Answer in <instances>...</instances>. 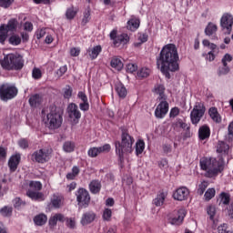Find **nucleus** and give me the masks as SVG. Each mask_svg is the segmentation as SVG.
I'll use <instances>...</instances> for the list:
<instances>
[{
  "mask_svg": "<svg viewBox=\"0 0 233 233\" xmlns=\"http://www.w3.org/2000/svg\"><path fill=\"white\" fill-rule=\"evenodd\" d=\"M157 65L167 79H170V73L168 72H177L179 70V54L176 45L167 44L163 46L157 58Z\"/></svg>",
  "mask_w": 233,
  "mask_h": 233,
  "instance_id": "f257e3e1",
  "label": "nucleus"
},
{
  "mask_svg": "<svg viewBox=\"0 0 233 233\" xmlns=\"http://www.w3.org/2000/svg\"><path fill=\"white\" fill-rule=\"evenodd\" d=\"M136 140L127 131L122 132L121 141H115V150L120 163H123L125 157L134 152L133 146Z\"/></svg>",
  "mask_w": 233,
  "mask_h": 233,
  "instance_id": "f03ea898",
  "label": "nucleus"
},
{
  "mask_svg": "<svg viewBox=\"0 0 233 233\" xmlns=\"http://www.w3.org/2000/svg\"><path fill=\"white\" fill-rule=\"evenodd\" d=\"M200 168L205 170L207 177H216L225 169V162L215 157H205L200 160Z\"/></svg>",
  "mask_w": 233,
  "mask_h": 233,
  "instance_id": "7ed1b4c3",
  "label": "nucleus"
},
{
  "mask_svg": "<svg viewBox=\"0 0 233 233\" xmlns=\"http://www.w3.org/2000/svg\"><path fill=\"white\" fill-rule=\"evenodd\" d=\"M43 123L49 130H57L63 125V116L56 111V107H51L49 112L42 111Z\"/></svg>",
  "mask_w": 233,
  "mask_h": 233,
  "instance_id": "20e7f679",
  "label": "nucleus"
},
{
  "mask_svg": "<svg viewBox=\"0 0 233 233\" xmlns=\"http://www.w3.org/2000/svg\"><path fill=\"white\" fill-rule=\"evenodd\" d=\"M0 65L4 70H21L25 66L23 56L17 53L5 55L0 60Z\"/></svg>",
  "mask_w": 233,
  "mask_h": 233,
  "instance_id": "39448f33",
  "label": "nucleus"
},
{
  "mask_svg": "<svg viewBox=\"0 0 233 233\" xmlns=\"http://www.w3.org/2000/svg\"><path fill=\"white\" fill-rule=\"evenodd\" d=\"M109 37L113 41L115 48H125L126 45L130 42V36L125 33L117 35V29H113L109 34Z\"/></svg>",
  "mask_w": 233,
  "mask_h": 233,
  "instance_id": "423d86ee",
  "label": "nucleus"
},
{
  "mask_svg": "<svg viewBox=\"0 0 233 233\" xmlns=\"http://www.w3.org/2000/svg\"><path fill=\"white\" fill-rule=\"evenodd\" d=\"M29 187L30 189L26 192L28 198L35 201H45V194L39 192V190L43 188L41 182L31 181L29 183Z\"/></svg>",
  "mask_w": 233,
  "mask_h": 233,
  "instance_id": "0eeeda50",
  "label": "nucleus"
},
{
  "mask_svg": "<svg viewBox=\"0 0 233 233\" xmlns=\"http://www.w3.org/2000/svg\"><path fill=\"white\" fill-rule=\"evenodd\" d=\"M205 112H207L205 104H203V102H196L193 109L190 112L192 125H198L199 121H201L203 118V116H205Z\"/></svg>",
  "mask_w": 233,
  "mask_h": 233,
  "instance_id": "6e6552de",
  "label": "nucleus"
},
{
  "mask_svg": "<svg viewBox=\"0 0 233 233\" xmlns=\"http://www.w3.org/2000/svg\"><path fill=\"white\" fill-rule=\"evenodd\" d=\"M17 96V87L12 84H3L0 86V98L2 101H8L14 99Z\"/></svg>",
  "mask_w": 233,
  "mask_h": 233,
  "instance_id": "1a4fd4ad",
  "label": "nucleus"
},
{
  "mask_svg": "<svg viewBox=\"0 0 233 233\" xmlns=\"http://www.w3.org/2000/svg\"><path fill=\"white\" fill-rule=\"evenodd\" d=\"M66 112L71 125L76 127V125L79 123V119H81V111H79V107L77 105L71 103L67 106Z\"/></svg>",
  "mask_w": 233,
  "mask_h": 233,
  "instance_id": "9d476101",
  "label": "nucleus"
},
{
  "mask_svg": "<svg viewBox=\"0 0 233 233\" xmlns=\"http://www.w3.org/2000/svg\"><path fill=\"white\" fill-rule=\"evenodd\" d=\"M220 26L228 35H230L233 26V15L229 13H224L220 18Z\"/></svg>",
  "mask_w": 233,
  "mask_h": 233,
  "instance_id": "9b49d317",
  "label": "nucleus"
},
{
  "mask_svg": "<svg viewBox=\"0 0 233 233\" xmlns=\"http://www.w3.org/2000/svg\"><path fill=\"white\" fill-rule=\"evenodd\" d=\"M186 216L187 208H180L178 209H175L169 218V223H171V225H182Z\"/></svg>",
  "mask_w": 233,
  "mask_h": 233,
  "instance_id": "f8f14e48",
  "label": "nucleus"
},
{
  "mask_svg": "<svg viewBox=\"0 0 233 233\" xmlns=\"http://www.w3.org/2000/svg\"><path fill=\"white\" fill-rule=\"evenodd\" d=\"M36 163H47L52 157V148H42L33 154Z\"/></svg>",
  "mask_w": 233,
  "mask_h": 233,
  "instance_id": "ddd939ff",
  "label": "nucleus"
},
{
  "mask_svg": "<svg viewBox=\"0 0 233 233\" xmlns=\"http://www.w3.org/2000/svg\"><path fill=\"white\" fill-rule=\"evenodd\" d=\"M159 104L155 109V116L157 119H163L168 114L169 105L167 99L158 100Z\"/></svg>",
  "mask_w": 233,
  "mask_h": 233,
  "instance_id": "4468645a",
  "label": "nucleus"
},
{
  "mask_svg": "<svg viewBox=\"0 0 233 233\" xmlns=\"http://www.w3.org/2000/svg\"><path fill=\"white\" fill-rule=\"evenodd\" d=\"M76 201L79 207H86L90 203V194L85 188H79L76 193Z\"/></svg>",
  "mask_w": 233,
  "mask_h": 233,
  "instance_id": "2eb2a0df",
  "label": "nucleus"
},
{
  "mask_svg": "<svg viewBox=\"0 0 233 233\" xmlns=\"http://www.w3.org/2000/svg\"><path fill=\"white\" fill-rule=\"evenodd\" d=\"M190 197V189L187 187H180L173 192V199L176 201H187Z\"/></svg>",
  "mask_w": 233,
  "mask_h": 233,
  "instance_id": "dca6fc26",
  "label": "nucleus"
},
{
  "mask_svg": "<svg viewBox=\"0 0 233 233\" xmlns=\"http://www.w3.org/2000/svg\"><path fill=\"white\" fill-rule=\"evenodd\" d=\"M112 150V147L110 144H105L104 146L96 147H90L87 151V156L89 157H97L99 154H105Z\"/></svg>",
  "mask_w": 233,
  "mask_h": 233,
  "instance_id": "f3484780",
  "label": "nucleus"
},
{
  "mask_svg": "<svg viewBox=\"0 0 233 233\" xmlns=\"http://www.w3.org/2000/svg\"><path fill=\"white\" fill-rule=\"evenodd\" d=\"M216 32H218V25L209 22L205 28L206 35L211 37L212 41H218V35H216Z\"/></svg>",
  "mask_w": 233,
  "mask_h": 233,
  "instance_id": "a211bd4d",
  "label": "nucleus"
},
{
  "mask_svg": "<svg viewBox=\"0 0 233 233\" xmlns=\"http://www.w3.org/2000/svg\"><path fill=\"white\" fill-rule=\"evenodd\" d=\"M168 193L163 190L158 191L157 197L154 198L153 203L156 207H163L165 200L167 199Z\"/></svg>",
  "mask_w": 233,
  "mask_h": 233,
  "instance_id": "6ab92c4d",
  "label": "nucleus"
},
{
  "mask_svg": "<svg viewBox=\"0 0 233 233\" xmlns=\"http://www.w3.org/2000/svg\"><path fill=\"white\" fill-rule=\"evenodd\" d=\"M208 116L213 123H217V125H219L222 121L221 115L219 114V111H218L217 107H210L208 109Z\"/></svg>",
  "mask_w": 233,
  "mask_h": 233,
  "instance_id": "aec40b11",
  "label": "nucleus"
},
{
  "mask_svg": "<svg viewBox=\"0 0 233 233\" xmlns=\"http://www.w3.org/2000/svg\"><path fill=\"white\" fill-rule=\"evenodd\" d=\"M43 104V95L35 94L29 97V105L33 108H37Z\"/></svg>",
  "mask_w": 233,
  "mask_h": 233,
  "instance_id": "412c9836",
  "label": "nucleus"
},
{
  "mask_svg": "<svg viewBox=\"0 0 233 233\" xmlns=\"http://www.w3.org/2000/svg\"><path fill=\"white\" fill-rule=\"evenodd\" d=\"M21 161V155H15L9 158L8 167L11 172H15Z\"/></svg>",
  "mask_w": 233,
  "mask_h": 233,
  "instance_id": "4be33fe9",
  "label": "nucleus"
},
{
  "mask_svg": "<svg viewBox=\"0 0 233 233\" xmlns=\"http://www.w3.org/2000/svg\"><path fill=\"white\" fill-rule=\"evenodd\" d=\"M57 221L60 223H65V215L61 213H56L52 215L49 218V227L54 228L56 227Z\"/></svg>",
  "mask_w": 233,
  "mask_h": 233,
  "instance_id": "5701e85b",
  "label": "nucleus"
},
{
  "mask_svg": "<svg viewBox=\"0 0 233 233\" xmlns=\"http://www.w3.org/2000/svg\"><path fill=\"white\" fill-rule=\"evenodd\" d=\"M96 219V213L92 211H88L83 214L81 218V224L82 225H90Z\"/></svg>",
  "mask_w": 233,
  "mask_h": 233,
  "instance_id": "b1692460",
  "label": "nucleus"
},
{
  "mask_svg": "<svg viewBox=\"0 0 233 233\" xmlns=\"http://www.w3.org/2000/svg\"><path fill=\"white\" fill-rule=\"evenodd\" d=\"M103 51V47L101 46H96L92 48L87 49V54L92 61L94 59H97V56L101 54Z\"/></svg>",
  "mask_w": 233,
  "mask_h": 233,
  "instance_id": "393cba45",
  "label": "nucleus"
},
{
  "mask_svg": "<svg viewBox=\"0 0 233 233\" xmlns=\"http://www.w3.org/2000/svg\"><path fill=\"white\" fill-rule=\"evenodd\" d=\"M198 137L202 141L208 139L210 137V127L207 125L200 127L198 129Z\"/></svg>",
  "mask_w": 233,
  "mask_h": 233,
  "instance_id": "a878e982",
  "label": "nucleus"
},
{
  "mask_svg": "<svg viewBox=\"0 0 233 233\" xmlns=\"http://www.w3.org/2000/svg\"><path fill=\"white\" fill-rule=\"evenodd\" d=\"M65 201V198L61 195H54L51 198V205L54 207V208H61L63 207V203Z\"/></svg>",
  "mask_w": 233,
  "mask_h": 233,
  "instance_id": "bb28decb",
  "label": "nucleus"
},
{
  "mask_svg": "<svg viewBox=\"0 0 233 233\" xmlns=\"http://www.w3.org/2000/svg\"><path fill=\"white\" fill-rule=\"evenodd\" d=\"M110 65L112 68H115V70H117L120 72V70H123L125 64H123V60H121V57L115 56L111 59Z\"/></svg>",
  "mask_w": 233,
  "mask_h": 233,
  "instance_id": "cd10ccee",
  "label": "nucleus"
},
{
  "mask_svg": "<svg viewBox=\"0 0 233 233\" xmlns=\"http://www.w3.org/2000/svg\"><path fill=\"white\" fill-rule=\"evenodd\" d=\"M139 18H137L136 16H132L131 19L127 22V29L131 32H136L137 28H139Z\"/></svg>",
  "mask_w": 233,
  "mask_h": 233,
  "instance_id": "c85d7f7f",
  "label": "nucleus"
},
{
  "mask_svg": "<svg viewBox=\"0 0 233 233\" xmlns=\"http://www.w3.org/2000/svg\"><path fill=\"white\" fill-rule=\"evenodd\" d=\"M46 221H48V217H46V215H45L43 213L36 215L34 218V223L37 227H43V225H45L46 223Z\"/></svg>",
  "mask_w": 233,
  "mask_h": 233,
  "instance_id": "c756f323",
  "label": "nucleus"
},
{
  "mask_svg": "<svg viewBox=\"0 0 233 233\" xmlns=\"http://www.w3.org/2000/svg\"><path fill=\"white\" fill-rule=\"evenodd\" d=\"M154 92L158 96V100L167 99V96H165V86L163 85H157L155 86Z\"/></svg>",
  "mask_w": 233,
  "mask_h": 233,
  "instance_id": "7c9ffc66",
  "label": "nucleus"
},
{
  "mask_svg": "<svg viewBox=\"0 0 233 233\" xmlns=\"http://www.w3.org/2000/svg\"><path fill=\"white\" fill-rule=\"evenodd\" d=\"M116 92L118 97H121L122 99H125V97H127V87H125V86L121 83L116 85Z\"/></svg>",
  "mask_w": 233,
  "mask_h": 233,
  "instance_id": "2f4dec72",
  "label": "nucleus"
},
{
  "mask_svg": "<svg viewBox=\"0 0 233 233\" xmlns=\"http://www.w3.org/2000/svg\"><path fill=\"white\" fill-rule=\"evenodd\" d=\"M77 12H79V10L76 7H68L66 11V19H68V21H72V19L77 15Z\"/></svg>",
  "mask_w": 233,
  "mask_h": 233,
  "instance_id": "473e14b6",
  "label": "nucleus"
},
{
  "mask_svg": "<svg viewBox=\"0 0 233 233\" xmlns=\"http://www.w3.org/2000/svg\"><path fill=\"white\" fill-rule=\"evenodd\" d=\"M89 190L92 194H97L101 190V182L97 180H93L89 184Z\"/></svg>",
  "mask_w": 233,
  "mask_h": 233,
  "instance_id": "72a5a7b5",
  "label": "nucleus"
},
{
  "mask_svg": "<svg viewBox=\"0 0 233 233\" xmlns=\"http://www.w3.org/2000/svg\"><path fill=\"white\" fill-rule=\"evenodd\" d=\"M150 74H152V70H150V68H148V67L144 66V67L138 69L137 76V77L144 79L145 77H148V76H150Z\"/></svg>",
  "mask_w": 233,
  "mask_h": 233,
  "instance_id": "f704fd0d",
  "label": "nucleus"
},
{
  "mask_svg": "<svg viewBox=\"0 0 233 233\" xmlns=\"http://www.w3.org/2000/svg\"><path fill=\"white\" fill-rule=\"evenodd\" d=\"M6 37H8V29L5 26V25H0V43L1 45H5L6 41Z\"/></svg>",
  "mask_w": 233,
  "mask_h": 233,
  "instance_id": "c9c22d12",
  "label": "nucleus"
},
{
  "mask_svg": "<svg viewBox=\"0 0 233 233\" xmlns=\"http://www.w3.org/2000/svg\"><path fill=\"white\" fill-rule=\"evenodd\" d=\"M9 44L13 45V46H17L21 45V36H19V35L16 34L11 35L9 37Z\"/></svg>",
  "mask_w": 233,
  "mask_h": 233,
  "instance_id": "e433bc0d",
  "label": "nucleus"
},
{
  "mask_svg": "<svg viewBox=\"0 0 233 233\" xmlns=\"http://www.w3.org/2000/svg\"><path fill=\"white\" fill-rule=\"evenodd\" d=\"M7 33L8 32H14V30H15L17 28V20L15 19H11L8 21L7 25H5Z\"/></svg>",
  "mask_w": 233,
  "mask_h": 233,
  "instance_id": "4c0bfd02",
  "label": "nucleus"
},
{
  "mask_svg": "<svg viewBox=\"0 0 233 233\" xmlns=\"http://www.w3.org/2000/svg\"><path fill=\"white\" fill-rule=\"evenodd\" d=\"M144 150H145V141L137 140L136 143V155L140 156V154H143Z\"/></svg>",
  "mask_w": 233,
  "mask_h": 233,
  "instance_id": "58836bf2",
  "label": "nucleus"
},
{
  "mask_svg": "<svg viewBox=\"0 0 233 233\" xmlns=\"http://www.w3.org/2000/svg\"><path fill=\"white\" fill-rule=\"evenodd\" d=\"M173 128L175 130H177V128H182L185 130V128H188V126L181 118H178L175 123H173Z\"/></svg>",
  "mask_w": 233,
  "mask_h": 233,
  "instance_id": "ea45409f",
  "label": "nucleus"
},
{
  "mask_svg": "<svg viewBox=\"0 0 233 233\" xmlns=\"http://www.w3.org/2000/svg\"><path fill=\"white\" fill-rule=\"evenodd\" d=\"M217 152H218V154H227L228 152V145L225 142H218Z\"/></svg>",
  "mask_w": 233,
  "mask_h": 233,
  "instance_id": "a19ab883",
  "label": "nucleus"
},
{
  "mask_svg": "<svg viewBox=\"0 0 233 233\" xmlns=\"http://www.w3.org/2000/svg\"><path fill=\"white\" fill-rule=\"evenodd\" d=\"M76 148V144L72 141H66L63 145L64 152H74Z\"/></svg>",
  "mask_w": 233,
  "mask_h": 233,
  "instance_id": "79ce46f5",
  "label": "nucleus"
},
{
  "mask_svg": "<svg viewBox=\"0 0 233 233\" xmlns=\"http://www.w3.org/2000/svg\"><path fill=\"white\" fill-rule=\"evenodd\" d=\"M79 176V167L77 166L73 167L72 172L67 173L66 179H76Z\"/></svg>",
  "mask_w": 233,
  "mask_h": 233,
  "instance_id": "37998d69",
  "label": "nucleus"
},
{
  "mask_svg": "<svg viewBox=\"0 0 233 233\" xmlns=\"http://www.w3.org/2000/svg\"><path fill=\"white\" fill-rule=\"evenodd\" d=\"M32 77L35 80L41 79V77H43V71H41L38 67H34L32 70Z\"/></svg>",
  "mask_w": 233,
  "mask_h": 233,
  "instance_id": "c03bdc74",
  "label": "nucleus"
},
{
  "mask_svg": "<svg viewBox=\"0 0 233 233\" xmlns=\"http://www.w3.org/2000/svg\"><path fill=\"white\" fill-rule=\"evenodd\" d=\"M208 187V182L207 181H203L198 185V188L197 190L198 194L199 196H203V194H205V190H207Z\"/></svg>",
  "mask_w": 233,
  "mask_h": 233,
  "instance_id": "a18cd8bd",
  "label": "nucleus"
},
{
  "mask_svg": "<svg viewBox=\"0 0 233 233\" xmlns=\"http://www.w3.org/2000/svg\"><path fill=\"white\" fill-rule=\"evenodd\" d=\"M214 196H216V189L208 188L206 191L204 198H205L206 201H210V199H212V198H214Z\"/></svg>",
  "mask_w": 233,
  "mask_h": 233,
  "instance_id": "49530a36",
  "label": "nucleus"
},
{
  "mask_svg": "<svg viewBox=\"0 0 233 233\" xmlns=\"http://www.w3.org/2000/svg\"><path fill=\"white\" fill-rule=\"evenodd\" d=\"M207 213L209 216V219L211 221H214V218L216 216V207L208 206V208H207Z\"/></svg>",
  "mask_w": 233,
  "mask_h": 233,
  "instance_id": "de8ad7c7",
  "label": "nucleus"
},
{
  "mask_svg": "<svg viewBox=\"0 0 233 233\" xmlns=\"http://www.w3.org/2000/svg\"><path fill=\"white\" fill-rule=\"evenodd\" d=\"M0 214H2L5 218H8L12 216V208L5 207L0 210Z\"/></svg>",
  "mask_w": 233,
  "mask_h": 233,
  "instance_id": "09e8293b",
  "label": "nucleus"
},
{
  "mask_svg": "<svg viewBox=\"0 0 233 233\" xmlns=\"http://www.w3.org/2000/svg\"><path fill=\"white\" fill-rule=\"evenodd\" d=\"M13 205H14L15 208H21V207H25V201H23L19 198H15L13 200Z\"/></svg>",
  "mask_w": 233,
  "mask_h": 233,
  "instance_id": "8fccbe9b",
  "label": "nucleus"
},
{
  "mask_svg": "<svg viewBox=\"0 0 233 233\" xmlns=\"http://www.w3.org/2000/svg\"><path fill=\"white\" fill-rule=\"evenodd\" d=\"M202 45H203V46H207L210 50H216V48H218V46H216V44L210 43V41H208L207 39H204L202 41Z\"/></svg>",
  "mask_w": 233,
  "mask_h": 233,
  "instance_id": "3c124183",
  "label": "nucleus"
},
{
  "mask_svg": "<svg viewBox=\"0 0 233 233\" xmlns=\"http://www.w3.org/2000/svg\"><path fill=\"white\" fill-rule=\"evenodd\" d=\"M112 218V209L106 208L103 213V218L105 221H110V218Z\"/></svg>",
  "mask_w": 233,
  "mask_h": 233,
  "instance_id": "603ef678",
  "label": "nucleus"
},
{
  "mask_svg": "<svg viewBox=\"0 0 233 233\" xmlns=\"http://www.w3.org/2000/svg\"><path fill=\"white\" fill-rule=\"evenodd\" d=\"M233 57L231 56L230 54H226L223 57H222V65L224 66H228V63H231Z\"/></svg>",
  "mask_w": 233,
  "mask_h": 233,
  "instance_id": "864d4df0",
  "label": "nucleus"
},
{
  "mask_svg": "<svg viewBox=\"0 0 233 233\" xmlns=\"http://www.w3.org/2000/svg\"><path fill=\"white\" fill-rule=\"evenodd\" d=\"M180 109L179 107H172L169 112V117L173 118L177 117L179 116Z\"/></svg>",
  "mask_w": 233,
  "mask_h": 233,
  "instance_id": "5fc2aeb1",
  "label": "nucleus"
},
{
  "mask_svg": "<svg viewBox=\"0 0 233 233\" xmlns=\"http://www.w3.org/2000/svg\"><path fill=\"white\" fill-rule=\"evenodd\" d=\"M230 72V67L228 66H224L222 67H219L218 69V76H227Z\"/></svg>",
  "mask_w": 233,
  "mask_h": 233,
  "instance_id": "6e6d98bb",
  "label": "nucleus"
},
{
  "mask_svg": "<svg viewBox=\"0 0 233 233\" xmlns=\"http://www.w3.org/2000/svg\"><path fill=\"white\" fill-rule=\"evenodd\" d=\"M220 198L223 205H228L230 203V196L228 194L221 193Z\"/></svg>",
  "mask_w": 233,
  "mask_h": 233,
  "instance_id": "4d7b16f0",
  "label": "nucleus"
},
{
  "mask_svg": "<svg viewBox=\"0 0 233 233\" xmlns=\"http://www.w3.org/2000/svg\"><path fill=\"white\" fill-rule=\"evenodd\" d=\"M64 97L66 99H70V97H72V87H70V86H66L64 89Z\"/></svg>",
  "mask_w": 233,
  "mask_h": 233,
  "instance_id": "13d9d810",
  "label": "nucleus"
},
{
  "mask_svg": "<svg viewBox=\"0 0 233 233\" xmlns=\"http://www.w3.org/2000/svg\"><path fill=\"white\" fill-rule=\"evenodd\" d=\"M218 233H232V231L228 230V227L227 226V224H222V225L218 226Z\"/></svg>",
  "mask_w": 233,
  "mask_h": 233,
  "instance_id": "bf43d9fd",
  "label": "nucleus"
},
{
  "mask_svg": "<svg viewBox=\"0 0 233 233\" xmlns=\"http://www.w3.org/2000/svg\"><path fill=\"white\" fill-rule=\"evenodd\" d=\"M79 108L82 112H88L90 109V104H88V101L82 102L79 104Z\"/></svg>",
  "mask_w": 233,
  "mask_h": 233,
  "instance_id": "052dcab7",
  "label": "nucleus"
},
{
  "mask_svg": "<svg viewBox=\"0 0 233 233\" xmlns=\"http://www.w3.org/2000/svg\"><path fill=\"white\" fill-rule=\"evenodd\" d=\"M81 54V48L79 47H72L70 49V56L72 57H77Z\"/></svg>",
  "mask_w": 233,
  "mask_h": 233,
  "instance_id": "680f3d73",
  "label": "nucleus"
},
{
  "mask_svg": "<svg viewBox=\"0 0 233 233\" xmlns=\"http://www.w3.org/2000/svg\"><path fill=\"white\" fill-rule=\"evenodd\" d=\"M14 3V0H0V6L2 8H8L9 6L12 5Z\"/></svg>",
  "mask_w": 233,
  "mask_h": 233,
  "instance_id": "e2e57ef3",
  "label": "nucleus"
},
{
  "mask_svg": "<svg viewBox=\"0 0 233 233\" xmlns=\"http://www.w3.org/2000/svg\"><path fill=\"white\" fill-rule=\"evenodd\" d=\"M68 70V67L66 66H61L57 71H56V75L58 76V77H63V76H65V74H66V71Z\"/></svg>",
  "mask_w": 233,
  "mask_h": 233,
  "instance_id": "0e129e2a",
  "label": "nucleus"
},
{
  "mask_svg": "<svg viewBox=\"0 0 233 233\" xmlns=\"http://www.w3.org/2000/svg\"><path fill=\"white\" fill-rule=\"evenodd\" d=\"M18 147H20V148H28V139L21 138L18 140Z\"/></svg>",
  "mask_w": 233,
  "mask_h": 233,
  "instance_id": "69168bd1",
  "label": "nucleus"
},
{
  "mask_svg": "<svg viewBox=\"0 0 233 233\" xmlns=\"http://www.w3.org/2000/svg\"><path fill=\"white\" fill-rule=\"evenodd\" d=\"M136 70H137V65L128 64L127 66V72H128L129 74H134V72H136Z\"/></svg>",
  "mask_w": 233,
  "mask_h": 233,
  "instance_id": "338daca9",
  "label": "nucleus"
},
{
  "mask_svg": "<svg viewBox=\"0 0 233 233\" xmlns=\"http://www.w3.org/2000/svg\"><path fill=\"white\" fill-rule=\"evenodd\" d=\"M45 35H46V29H45V28L38 29L35 32V36L37 39H41L42 37H45Z\"/></svg>",
  "mask_w": 233,
  "mask_h": 233,
  "instance_id": "774afa93",
  "label": "nucleus"
}]
</instances>
